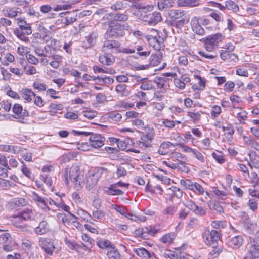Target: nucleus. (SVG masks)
I'll return each instance as SVG.
<instances>
[{
    "label": "nucleus",
    "mask_w": 259,
    "mask_h": 259,
    "mask_svg": "<svg viewBox=\"0 0 259 259\" xmlns=\"http://www.w3.org/2000/svg\"><path fill=\"white\" fill-rule=\"evenodd\" d=\"M202 237L206 244L214 248L217 246L218 241L219 240L220 234L216 230H210L208 228H204Z\"/></svg>",
    "instance_id": "obj_6"
},
{
    "label": "nucleus",
    "mask_w": 259,
    "mask_h": 259,
    "mask_svg": "<svg viewBox=\"0 0 259 259\" xmlns=\"http://www.w3.org/2000/svg\"><path fill=\"white\" fill-rule=\"evenodd\" d=\"M107 256L109 259H124L123 256L115 246L107 251Z\"/></svg>",
    "instance_id": "obj_29"
},
{
    "label": "nucleus",
    "mask_w": 259,
    "mask_h": 259,
    "mask_svg": "<svg viewBox=\"0 0 259 259\" xmlns=\"http://www.w3.org/2000/svg\"><path fill=\"white\" fill-rule=\"evenodd\" d=\"M105 138L100 134H92L89 138L91 146L95 148L101 147L104 144Z\"/></svg>",
    "instance_id": "obj_14"
},
{
    "label": "nucleus",
    "mask_w": 259,
    "mask_h": 259,
    "mask_svg": "<svg viewBox=\"0 0 259 259\" xmlns=\"http://www.w3.org/2000/svg\"><path fill=\"white\" fill-rule=\"evenodd\" d=\"M246 11L249 15H256L259 13V6L253 5L248 7L246 9Z\"/></svg>",
    "instance_id": "obj_55"
},
{
    "label": "nucleus",
    "mask_w": 259,
    "mask_h": 259,
    "mask_svg": "<svg viewBox=\"0 0 259 259\" xmlns=\"http://www.w3.org/2000/svg\"><path fill=\"white\" fill-rule=\"evenodd\" d=\"M168 17L171 20L172 26L181 29L189 21V18L185 12L181 10H171L169 11Z\"/></svg>",
    "instance_id": "obj_2"
},
{
    "label": "nucleus",
    "mask_w": 259,
    "mask_h": 259,
    "mask_svg": "<svg viewBox=\"0 0 259 259\" xmlns=\"http://www.w3.org/2000/svg\"><path fill=\"white\" fill-rule=\"evenodd\" d=\"M170 159L175 163H179L185 159V156L182 154L174 152L170 155Z\"/></svg>",
    "instance_id": "obj_39"
},
{
    "label": "nucleus",
    "mask_w": 259,
    "mask_h": 259,
    "mask_svg": "<svg viewBox=\"0 0 259 259\" xmlns=\"http://www.w3.org/2000/svg\"><path fill=\"white\" fill-rule=\"evenodd\" d=\"M212 156L219 164H223L225 162L224 156L221 153L213 152Z\"/></svg>",
    "instance_id": "obj_62"
},
{
    "label": "nucleus",
    "mask_w": 259,
    "mask_h": 259,
    "mask_svg": "<svg viewBox=\"0 0 259 259\" xmlns=\"http://www.w3.org/2000/svg\"><path fill=\"white\" fill-rule=\"evenodd\" d=\"M192 154L200 162L204 163L205 158L204 156L202 154V153H200L199 151L196 149H194L192 153Z\"/></svg>",
    "instance_id": "obj_58"
},
{
    "label": "nucleus",
    "mask_w": 259,
    "mask_h": 259,
    "mask_svg": "<svg viewBox=\"0 0 259 259\" xmlns=\"http://www.w3.org/2000/svg\"><path fill=\"white\" fill-rule=\"evenodd\" d=\"M99 61L101 63L106 65H111L115 61L114 56L110 54H105L99 57Z\"/></svg>",
    "instance_id": "obj_20"
},
{
    "label": "nucleus",
    "mask_w": 259,
    "mask_h": 259,
    "mask_svg": "<svg viewBox=\"0 0 259 259\" xmlns=\"http://www.w3.org/2000/svg\"><path fill=\"white\" fill-rule=\"evenodd\" d=\"M70 217V222L78 230H81L82 229V225L78 221V218L73 214L69 212Z\"/></svg>",
    "instance_id": "obj_42"
},
{
    "label": "nucleus",
    "mask_w": 259,
    "mask_h": 259,
    "mask_svg": "<svg viewBox=\"0 0 259 259\" xmlns=\"http://www.w3.org/2000/svg\"><path fill=\"white\" fill-rule=\"evenodd\" d=\"M172 166L184 172L187 173L190 171L188 165L183 160L179 163H175V164H172Z\"/></svg>",
    "instance_id": "obj_34"
},
{
    "label": "nucleus",
    "mask_w": 259,
    "mask_h": 259,
    "mask_svg": "<svg viewBox=\"0 0 259 259\" xmlns=\"http://www.w3.org/2000/svg\"><path fill=\"white\" fill-rule=\"evenodd\" d=\"M21 92L22 98L28 102H30L32 98L35 96L34 93L30 89H22Z\"/></svg>",
    "instance_id": "obj_25"
},
{
    "label": "nucleus",
    "mask_w": 259,
    "mask_h": 259,
    "mask_svg": "<svg viewBox=\"0 0 259 259\" xmlns=\"http://www.w3.org/2000/svg\"><path fill=\"white\" fill-rule=\"evenodd\" d=\"M57 218L59 221L62 222L65 225H69L70 223V218L68 219L66 215L63 213H58Z\"/></svg>",
    "instance_id": "obj_53"
},
{
    "label": "nucleus",
    "mask_w": 259,
    "mask_h": 259,
    "mask_svg": "<svg viewBox=\"0 0 259 259\" xmlns=\"http://www.w3.org/2000/svg\"><path fill=\"white\" fill-rule=\"evenodd\" d=\"M224 39L220 33L208 36L204 40L205 48L208 52H212L218 48L220 43Z\"/></svg>",
    "instance_id": "obj_7"
},
{
    "label": "nucleus",
    "mask_w": 259,
    "mask_h": 259,
    "mask_svg": "<svg viewBox=\"0 0 259 259\" xmlns=\"http://www.w3.org/2000/svg\"><path fill=\"white\" fill-rule=\"evenodd\" d=\"M0 150L17 154L20 152V147L18 146L2 144L0 145Z\"/></svg>",
    "instance_id": "obj_24"
},
{
    "label": "nucleus",
    "mask_w": 259,
    "mask_h": 259,
    "mask_svg": "<svg viewBox=\"0 0 259 259\" xmlns=\"http://www.w3.org/2000/svg\"><path fill=\"white\" fill-rule=\"evenodd\" d=\"M126 85L124 84H120L117 85L116 87L115 90L116 91L120 94L122 96L125 95L127 93Z\"/></svg>",
    "instance_id": "obj_59"
},
{
    "label": "nucleus",
    "mask_w": 259,
    "mask_h": 259,
    "mask_svg": "<svg viewBox=\"0 0 259 259\" xmlns=\"http://www.w3.org/2000/svg\"><path fill=\"white\" fill-rule=\"evenodd\" d=\"M161 14L157 12H154L149 16H147L144 21L147 22L150 25H155L162 20Z\"/></svg>",
    "instance_id": "obj_16"
},
{
    "label": "nucleus",
    "mask_w": 259,
    "mask_h": 259,
    "mask_svg": "<svg viewBox=\"0 0 259 259\" xmlns=\"http://www.w3.org/2000/svg\"><path fill=\"white\" fill-rule=\"evenodd\" d=\"M249 166L252 168H259V155L254 152H251L249 154Z\"/></svg>",
    "instance_id": "obj_21"
},
{
    "label": "nucleus",
    "mask_w": 259,
    "mask_h": 259,
    "mask_svg": "<svg viewBox=\"0 0 259 259\" xmlns=\"http://www.w3.org/2000/svg\"><path fill=\"white\" fill-rule=\"evenodd\" d=\"M146 134L142 135L140 140H137L134 143L135 146L140 148L142 149H145L147 148H150L152 146V142L155 136L154 129L148 128Z\"/></svg>",
    "instance_id": "obj_5"
},
{
    "label": "nucleus",
    "mask_w": 259,
    "mask_h": 259,
    "mask_svg": "<svg viewBox=\"0 0 259 259\" xmlns=\"http://www.w3.org/2000/svg\"><path fill=\"white\" fill-rule=\"evenodd\" d=\"M14 34L18 38L24 42H28L29 41V37L26 36L23 32L19 29H16L14 31Z\"/></svg>",
    "instance_id": "obj_49"
},
{
    "label": "nucleus",
    "mask_w": 259,
    "mask_h": 259,
    "mask_svg": "<svg viewBox=\"0 0 259 259\" xmlns=\"http://www.w3.org/2000/svg\"><path fill=\"white\" fill-rule=\"evenodd\" d=\"M105 192L108 195L113 196H120L123 194V192L119 189H116L114 184L111 185L109 187H107L105 190Z\"/></svg>",
    "instance_id": "obj_32"
},
{
    "label": "nucleus",
    "mask_w": 259,
    "mask_h": 259,
    "mask_svg": "<svg viewBox=\"0 0 259 259\" xmlns=\"http://www.w3.org/2000/svg\"><path fill=\"white\" fill-rule=\"evenodd\" d=\"M27 201L23 198H16L13 199L9 203V205L11 208H16L18 207H22L27 204Z\"/></svg>",
    "instance_id": "obj_22"
},
{
    "label": "nucleus",
    "mask_w": 259,
    "mask_h": 259,
    "mask_svg": "<svg viewBox=\"0 0 259 259\" xmlns=\"http://www.w3.org/2000/svg\"><path fill=\"white\" fill-rule=\"evenodd\" d=\"M62 175L63 180L66 185L72 183L77 190L81 189L84 186V176L77 165H73L71 167L66 168L62 172Z\"/></svg>",
    "instance_id": "obj_1"
},
{
    "label": "nucleus",
    "mask_w": 259,
    "mask_h": 259,
    "mask_svg": "<svg viewBox=\"0 0 259 259\" xmlns=\"http://www.w3.org/2000/svg\"><path fill=\"white\" fill-rule=\"evenodd\" d=\"M180 184L186 189H188L191 191L193 190L195 183H193L191 180L189 179L181 180Z\"/></svg>",
    "instance_id": "obj_45"
},
{
    "label": "nucleus",
    "mask_w": 259,
    "mask_h": 259,
    "mask_svg": "<svg viewBox=\"0 0 259 259\" xmlns=\"http://www.w3.org/2000/svg\"><path fill=\"white\" fill-rule=\"evenodd\" d=\"M175 238V234L174 233H169L164 235L160 240L163 243L169 245L172 242Z\"/></svg>",
    "instance_id": "obj_40"
},
{
    "label": "nucleus",
    "mask_w": 259,
    "mask_h": 259,
    "mask_svg": "<svg viewBox=\"0 0 259 259\" xmlns=\"http://www.w3.org/2000/svg\"><path fill=\"white\" fill-rule=\"evenodd\" d=\"M209 252L208 255V259H213L217 257L221 252L220 248H217V246Z\"/></svg>",
    "instance_id": "obj_56"
},
{
    "label": "nucleus",
    "mask_w": 259,
    "mask_h": 259,
    "mask_svg": "<svg viewBox=\"0 0 259 259\" xmlns=\"http://www.w3.org/2000/svg\"><path fill=\"white\" fill-rule=\"evenodd\" d=\"M120 43L115 40H106L103 46V51L104 52H122L126 54L135 53V50L131 48L119 49Z\"/></svg>",
    "instance_id": "obj_4"
},
{
    "label": "nucleus",
    "mask_w": 259,
    "mask_h": 259,
    "mask_svg": "<svg viewBox=\"0 0 259 259\" xmlns=\"http://www.w3.org/2000/svg\"><path fill=\"white\" fill-rule=\"evenodd\" d=\"M93 70L95 73H112L113 70L106 68H101L97 66H94Z\"/></svg>",
    "instance_id": "obj_57"
},
{
    "label": "nucleus",
    "mask_w": 259,
    "mask_h": 259,
    "mask_svg": "<svg viewBox=\"0 0 259 259\" xmlns=\"http://www.w3.org/2000/svg\"><path fill=\"white\" fill-rule=\"evenodd\" d=\"M98 38V34L96 32H92L85 37V40L89 47L94 46Z\"/></svg>",
    "instance_id": "obj_31"
},
{
    "label": "nucleus",
    "mask_w": 259,
    "mask_h": 259,
    "mask_svg": "<svg viewBox=\"0 0 259 259\" xmlns=\"http://www.w3.org/2000/svg\"><path fill=\"white\" fill-rule=\"evenodd\" d=\"M97 246L102 249L110 250L113 248L115 245L109 240L105 239H100L97 241Z\"/></svg>",
    "instance_id": "obj_23"
},
{
    "label": "nucleus",
    "mask_w": 259,
    "mask_h": 259,
    "mask_svg": "<svg viewBox=\"0 0 259 259\" xmlns=\"http://www.w3.org/2000/svg\"><path fill=\"white\" fill-rule=\"evenodd\" d=\"M243 239L240 235L230 237L228 241V244L233 248H238L243 243Z\"/></svg>",
    "instance_id": "obj_18"
},
{
    "label": "nucleus",
    "mask_w": 259,
    "mask_h": 259,
    "mask_svg": "<svg viewBox=\"0 0 259 259\" xmlns=\"http://www.w3.org/2000/svg\"><path fill=\"white\" fill-rule=\"evenodd\" d=\"M31 197L37 206L44 211H46L47 209L50 210L47 205L46 198L41 197L35 192L32 193Z\"/></svg>",
    "instance_id": "obj_15"
},
{
    "label": "nucleus",
    "mask_w": 259,
    "mask_h": 259,
    "mask_svg": "<svg viewBox=\"0 0 259 259\" xmlns=\"http://www.w3.org/2000/svg\"><path fill=\"white\" fill-rule=\"evenodd\" d=\"M214 194L220 199H224L229 194L227 191L216 190L214 191Z\"/></svg>",
    "instance_id": "obj_64"
},
{
    "label": "nucleus",
    "mask_w": 259,
    "mask_h": 259,
    "mask_svg": "<svg viewBox=\"0 0 259 259\" xmlns=\"http://www.w3.org/2000/svg\"><path fill=\"white\" fill-rule=\"evenodd\" d=\"M134 252L139 256L145 258L152 257V254L144 248H139L134 250Z\"/></svg>",
    "instance_id": "obj_33"
},
{
    "label": "nucleus",
    "mask_w": 259,
    "mask_h": 259,
    "mask_svg": "<svg viewBox=\"0 0 259 259\" xmlns=\"http://www.w3.org/2000/svg\"><path fill=\"white\" fill-rule=\"evenodd\" d=\"M92 217L94 219L102 222L105 218V213L102 210L99 209L94 210L92 212Z\"/></svg>",
    "instance_id": "obj_37"
},
{
    "label": "nucleus",
    "mask_w": 259,
    "mask_h": 259,
    "mask_svg": "<svg viewBox=\"0 0 259 259\" xmlns=\"http://www.w3.org/2000/svg\"><path fill=\"white\" fill-rule=\"evenodd\" d=\"M192 191L199 195H203L205 192L204 189L202 186L196 182L195 183Z\"/></svg>",
    "instance_id": "obj_52"
},
{
    "label": "nucleus",
    "mask_w": 259,
    "mask_h": 259,
    "mask_svg": "<svg viewBox=\"0 0 259 259\" xmlns=\"http://www.w3.org/2000/svg\"><path fill=\"white\" fill-rule=\"evenodd\" d=\"M174 4L173 0H160L157 5L159 10L162 11L172 8Z\"/></svg>",
    "instance_id": "obj_26"
},
{
    "label": "nucleus",
    "mask_w": 259,
    "mask_h": 259,
    "mask_svg": "<svg viewBox=\"0 0 259 259\" xmlns=\"http://www.w3.org/2000/svg\"><path fill=\"white\" fill-rule=\"evenodd\" d=\"M108 173V169L103 167H98L93 170L87 179V189L92 190L97 185L99 180L102 177H106Z\"/></svg>",
    "instance_id": "obj_3"
},
{
    "label": "nucleus",
    "mask_w": 259,
    "mask_h": 259,
    "mask_svg": "<svg viewBox=\"0 0 259 259\" xmlns=\"http://www.w3.org/2000/svg\"><path fill=\"white\" fill-rule=\"evenodd\" d=\"M161 62V58L158 55L152 54L149 59V63L148 64L152 66H157Z\"/></svg>",
    "instance_id": "obj_44"
},
{
    "label": "nucleus",
    "mask_w": 259,
    "mask_h": 259,
    "mask_svg": "<svg viewBox=\"0 0 259 259\" xmlns=\"http://www.w3.org/2000/svg\"><path fill=\"white\" fill-rule=\"evenodd\" d=\"M97 81H96V83L100 85H105L107 84H111L114 81L113 79L109 77H101L97 76Z\"/></svg>",
    "instance_id": "obj_36"
},
{
    "label": "nucleus",
    "mask_w": 259,
    "mask_h": 259,
    "mask_svg": "<svg viewBox=\"0 0 259 259\" xmlns=\"http://www.w3.org/2000/svg\"><path fill=\"white\" fill-rule=\"evenodd\" d=\"M177 210V207L174 205L170 206L163 210V213L165 215H173Z\"/></svg>",
    "instance_id": "obj_63"
},
{
    "label": "nucleus",
    "mask_w": 259,
    "mask_h": 259,
    "mask_svg": "<svg viewBox=\"0 0 259 259\" xmlns=\"http://www.w3.org/2000/svg\"><path fill=\"white\" fill-rule=\"evenodd\" d=\"M129 215L128 218H127L128 219L131 220L133 221H141V222H144L146 220V217L144 215L142 216H137L136 215L131 214L129 213H127V215Z\"/></svg>",
    "instance_id": "obj_60"
},
{
    "label": "nucleus",
    "mask_w": 259,
    "mask_h": 259,
    "mask_svg": "<svg viewBox=\"0 0 259 259\" xmlns=\"http://www.w3.org/2000/svg\"><path fill=\"white\" fill-rule=\"evenodd\" d=\"M33 87L39 91H44L47 90V85L39 81H36L34 82Z\"/></svg>",
    "instance_id": "obj_61"
},
{
    "label": "nucleus",
    "mask_w": 259,
    "mask_h": 259,
    "mask_svg": "<svg viewBox=\"0 0 259 259\" xmlns=\"http://www.w3.org/2000/svg\"><path fill=\"white\" fill-rule=\"evenodd\" d=\"M187 206L193 212L199 216H203L205 215L206 211L205 208L202 206L196 205L193 201H190L187 204Z\"/></svg>",
    "instance_id": "obj_17"
},
{
    "label": "nucleus",
    "mask_w": 259,
    "mask_h": 259,
    "mask_svg": "<svg viewBox=\"0 0 259 259\" xmlns=\"http://www.w3.org/2000/svg\"><path fill=\"white\" fill-rule=\"evenodd\" d=\"M22 165L21 167L22 172L27 178L30 179H33L34 178L33 174L31 173L29 168L27 167L26 164L24 163L23 161L21 162Z\"/></svg>",
    "instance_id": "obj_47"
},
{
    "label": "nucleus",
    "mask_w": 259,
    "mask_h": 259,
    "mask_svg": "<svg viewBox=\"0 0 259 259\" xmlns=\"http://www.w3.org/2000/svg\"><path fill=\"white\" fill-rule=\"evenodd\" d=\"M49 45L54 51L60 50L61 48L60 42L56 39H52Z\"/></svg>",
    "instance_id": "obj_51"
},
{
    "label": "nucleus",
    "mask_w": 259,
    "mask_h": 259,
    "mask_svg": "<svg viewBox=\"0 0 259 259\" xmlns=\"http://www.w3.org/2000/svg\"><path fill=\"white\" fill-rule=\"evenodd\" d=\"M133 49L135 50H136L137 51V54L140 56L147 57L150 54V52L148 51H143V48L141 46H135Z\"/></svg>",
    "instance_id": "obj_54"
},
{
    "label": "nucleus",
    "mask_w": 259,
    "mask_h": 259,
    "mask_svg": "<svg viewBox=\"0 0 259 259\" xmlns=\"http://www.w3.org/2000/svg\"><path fill=\"white\" fill-rule=\"evenodd\" d=\"M49 230V225L46 221H42L39 224V225L34 229V232L39 235L46 234Z\"/></svg>",
    "instance_id": "obj_19"
},
{
    "label": "nucleus",
    "mask_w": 259,
    "mask_h": 259,
    "mask_svg": "<svg viewBox=\"0 0 259 259\" xmlns=\"http://www.w3.org/2000/svg\"><path fill=\"white\" fill-rule=\"evenodd\" d=\"M13 111L15 114L14 117L15 118L19 119V121L21 123H26V120L24 118L29 116V113L26 110L23 109L20 104H15L13 107Z\"/></svg>",
    "instance_id": "obj_12"
},
{
    "label": "nucleus",
    "mask_w": 259,
    "mask_h": 259,
    "mask_svg": "<svg viewBox=\"0 0 259 259\" xmlns=\"http://www.w3.org/2000/svg\"><path fill=\"white\" fill-rule=\"evenodd\" d=\"M171 147H174V145L169 141L164 142L160 144L158 150V153L161 155H165L168 152V149Z\"/></svg>",
    "instance_id": "obj_30"
},
{
    "label": "nucleus",
    "mask_w": 259,
    "mask_h": 259,
    "mask_svg": "<svg viewBox=\"0 0 259 259\" xmlns=\"http://www.w3.org/2000/svg\"><path fill=\"white\" fill-rule=\"evenodd\" d=\"M225 7H227L228 10L235 13L237 12L239 10L238 5L235 2L231 0L225 1Z\"/></svg>",
    "instance_id": "obj_35"
},
{
    "label": "nucleus",
    "mask_w": 259,
    "mask_h": 259,
    "mask_svg": "<svg viewBox=\"0 0 259 259\" xmlns=\"http://www.w3.org/2000/svg\"><path fill=\"white\" fill-rule=\"evenodd\" d=\"M2 13L3 15L6 17L9 18H14L17 16L18 11L15 8L6 6L3 9Z\"/></svg>",
    "instance_id": "obj_27"
},
{
    "label": "nucleus",
    "mask_w": 259,
    "mask_h": 259,
    "mask_svg": "<svg viewBox=\"0 0 259 259\" xmlns=\"http://www.w3.org/2000/svg\"><path fill=\"white\" fill-rule=\"evenodd\" d=\"M108 118L111 122L117 123L121 121L122 115L118 113L112 112L109 113Z\"/></svg>",
    "instance_id": "obj_41"
},
{
    "label": "nucleus",
    "mask_w": 259,
    "mask_h": 259,
    "mask_svg": "<svg viewBox=\"0 0 259 259\" xmlns=\"http://www.w3.org/2000/svg\"><path fill=\"white\" fill-rule=\"evenodd\" d=\"M210 16L217 22H222L224 20L223 14L218 11H213Z\"/></svg>",
    "instance_id": "obj_50"
},
{
    "label": "nucleus",
    "mask_w": 259,
    "mask_h": 259,
    "mask_svg": "<svg viewBox=\"0 0 259 259\" xmlns=\"http://www.w3.org/2000/svg\"><path fill=\"white\" fill-rule=\"evenodd\" d=\"M248 251L253 259H259V243L255 238L249 237L247 244Z\"/></svg>",
    "instance_id": "obj_11"
},
{
    "label": "nucleus",
    "mask_w": 259,
    "mask_h": 259,
    "mask_svg": "<svg viewBox=\"0 0 259 259\" xmlns=\"http://www.w3.org/2000/svg\"><path fill=\"white\" fill-rule=\"evenodd\" d=\"M35 212L31 208H25L18 215L14 217L13 222L17 227H22L23 225L18 223L19 221L31 220L34 219Z\"/></svg>",
    "instance_id": "obj_8"
},
{
    "label": "nucleus",
    "mask_w": 259,
    "mask_h": 259,
    "mask_svg": "<svg viewBox=\"0 0 259 259\" xmlns=\"http://www.w3.org/2000/svg\"><path fill=\"white\" fill-rule=\"evenodd\" d=\"M151 31L155 32L156 35H147L146 36V39L148 42L149 45L152 47L155 50H159L160 49V45L164 42V38L160 35V32L157 30L151 29Z\"/></svg>",
    "instance_id": "obj_9"
},
{
    "label": "nucleus",
    "mask_w": 259,
    "mask_h": 259,
    "mask_svg": "<svg viewBox=\"0 0 259 259\" xmlns=\"http://www.w3.org/2000/svg\"><path fill=\"white\" fill-rule=\"evenodd\" d=\"M200 0H177V4L180 7H195L199 4Z\"/></svg>",
    "instance_id": "obj_28"
},
{
    "label": "nucleus",
    "mask_w": 259,
    "mask_h": 259,
    "mask_svg": "<svg viewBox=\"0 0 259 259\" xmlns=\"http://www.w3.org/2000/svg\"><path fill=\"white\" fill-rule=\"evenodd\" d=\"M111 208L115 210L117 212L119 213L122 215H123L126 218H128L129 215H127V213L126 211V208L125 206L123 205L112 204Z\"/></svg>",
    "instance_id": "obj_38"
},
{
    "label": "nucleus",
    "mask_w": 259,
    "mask_h": 259,
    "mask_svg": "<svg viewBox=\"0 0 259 259\" xmlns=\"http://www.w3.org/2000/svg\"><path fill=\"white\" fill-rule=\"evenodd\" d=\"M124 32L123 27L119 23L112 24L110 25L109 28L105 33V37L106 39L112 37L121 36L124 35Z\"/></svg>",
    "instance_id": "obj_10"
},
{
    "label": "nucleus",
    "mask_w": 259,
    "mask_h": 259,
    "mask_svg": "<svg viewBox=\"0 0 259 259\" xmlns=\"http://www.w3.org/2000/svg\"><path fill=\"white\" fill-rule=\"evenodd\" d=\"M39 245L44 251L50 255H52L55 249V246L52 241L44 238L39 239Z\"/></svg>",
    "instance_id": "obj_13"
},
{
    "label": "nucleus",
    "mask_w": 259,
    "mask_h": 259,
    "mask_svg": "<svg viewBox=\"0 0 259 259\" xmlns=\"http://www.w3.org/2000/svg\"><path fill=\"white\" fill-rule=\"evenodd\" d=\"M244 229L247 233L251 234L253 232V224L249 219H245L243 222Z\"/></svg>",
    "instance_id": "obj_43"
},
{
    "label": "nucleus",
    "mask_w": 259,
    "mask_h": 259,
    "mask_svg": "<svg viewBox=\"0 0 259 259\" xmlns=\"http://www.w3.org/2000/svg\"><path fill=\"white\" fill-rule=\"evenodd\" d=\"M221 107L218 105H214L212 107L211 111V117L212 119H214L217 118L221 113Z\"/></svg>",
    "instance_id": "obj_46"
},
{
    "label": "nucleus",
    "mask_w": 259,
    "mask_h": 259,
    "mask_svg": "<svg viewBox=\"0 0 259 259\" xmlns=\"http://www.w3.org/2000/svg\"><path fill=\"white\" fill-rule=\"evenodd\" d=\"M247 113L245 111L240 110V111L238 112L237 113L236 117L237 118L238 120L241 123H244V121L246 119L247 117Z\"/></svg>",
    "instance_id": "obj_48"
}]
</instances>
